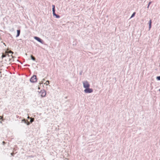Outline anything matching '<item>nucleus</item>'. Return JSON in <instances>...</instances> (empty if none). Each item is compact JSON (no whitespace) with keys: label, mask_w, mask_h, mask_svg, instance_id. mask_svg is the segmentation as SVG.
Masks as SVG:
<instances>
[{"label":"nucleus","mask_w":160,"mask_h":160,"mask_svg":"<svg viewBox=\"0 0 160 160\" xmlns=\"http://www.w3.org/2000/svg\"><path fill=\"white\" fill-rule=\"evenodd\" d=\"M55 5H52V14L54 16H55V18H60V16L58 14H56L55 13Z\"/></svg>","instance_id":"f257e3e1"},{"label":"nucleus","mask_w":160,"mask_h":160,"mask_svg":"<svg viewBox=\"0 0 160 160\" xmlns=\"http://www.w3.org/2000/svg\"><path fill=\"white\" fill-rule=\"evenodd\" d=\"M37 81V76L35 75H33L30 79V81L33 83L36 82Z\"/></svg>","instance_id":"f03ea898"},{"label":"nucleus","mask_w":160,"mask_h":160,"mask_svg":"<svg viewBox=\"0 0 160 160\" xmlns=\"http://www.w3.org/2000/svg\"><path fill=\"white\" fill-rule=\"evenodd\" d=\"M83 87L84 88L86 89L87 88H88L90 87V85L89 83L88 82L86 81L83 82Z\"/></svg>","instance_id":"7ed1b4c3"},{"label":"nucleus","mask_w":160,"mask_h":160,"mask_svg":"<svg viewBox=\"0 0 160 160\" xmlns=\"http://www.w3.org/2000/svg\"><path fill=\"white\" fill-rule=\"evenodd\" d=\"M84 92L86 93H89L92 92L93 91V90L92 88H87L85 89L84 90Z\"/></svg>","instance_id":"20e7f679"},{"label":"nucleus","mask_w":160,"mask_h":160,"mask_svg":"<svg viewBox=\"0 0 160 160\" xmlns=\"http://www.w3.org/2000/svg\"><path fill=\"white\" fill-rule=\"evenodd\" d=\"M39 93L42 97H45L46 94V91L44 89L41 90L39 92Z\"/></svg>","instance_id":"39448f33"},{"label":"nucleus","mask_w":160,"mask_h":160,"mask_svg":"<svg viewBox=\"0 0 160 160\" xmlns=\"http://www.w3.org/2000/svg\"><path fill=\"white\" fill-rule=\"evenodd\" d=\"M34 38L35 39L42 44H43L44 42L41 38L37 36H34Z\"/></svg>","instance_id":"423d86ee"},{"label":"nucleus","mask_w":160,"mask_h":160,"mask_svg":"<svg viewBox=\"0 0 160 160\" xmlns=\"http://www.w3.org/2000/svg\"><path fill=\"white\" fill-rule=\"evenodd\" d=\"M17 34L16 36V37H19L20 35L21 31L20 29H18L17 31Z\"/></svg>","instance_id":"0eeeda50"},{"label":"nucleus","mask_w":160,"mask_h":160,"mask_svg":"<svg viewBox=\"0 0 160 160\" xmlns=\"http://www.w3.org/2000/svg\"><path fill=\"white\" fill-rule=\"evenodd\" d=\"M152 23V20H150L148 22L149 30H150L151 28Z\"/></svg>","instance_id":"6e6552de"},{"label":"nucleus","mask_w":160,"mask_h":160,"mask_svg":"<svg viewBox=\"0 0 160 160\" xmlns=\"http://www.w3.org/2000/svg\"><path fill=\"white\" fill-rule=\"evenodd\" d=\"M30 57H31V59L33 61H35L36 58L32 55H31Z\"/></svg>","instance_id":"1a4fd4ad"},{"label":"nucleus","mask_w":160,"mask_h":160,"mask_svg":"<svg viewBox=\"0 0 160 160\" xmlns=\"http://www.w3.org/2000/svg\"><path fill=\"white\" fill-rule=\"evenodd\" d=\"M136 14V12H133V13L132 14L130 18H131L134 17L135 16Z\"/></svg>","instance_id":"9d476101"},{"label":"nucleus","mask_w":160,"mask_h":160,"mask_svg":"<svg viewBox=\"0 0 160 160\" xmlns=\"http://www.w3.org/2000/svg\"><path fill=\"white\" fill-rule=\"evenodd\" d=\"M50 81L49 80H47L46 82L45 83V84H46V85H48L50 83Z\"/></svg>","instance_id":"9b49d317"},{"label":"nucleus","mask_w":160,"mask_h":160,"mask_svg":"<svg viewBox=\"0 0 160 160\" xmlns=\"http://www.w3.org/2000/svg\"><path fill=\"white\" fill-rule=\"evenodd\" d=\"M22 122H24V123H26V120L25 119H23L22 120Z\"/></svg>","instance_id":"f8f14e48"},{"label":"nucleus","mask_w":160,"mask_h":160,"mask_svg":"<svg viewBox=\"0 0 160 160\" xmlns=\"http://www.w3.org/2000/svg\"><path fill=\"white\" fill-rule=\"evenodd\" d=\"M6 55H7L6 54L3 53L2 56V58H3L5 57L6 56Z\"/></svg>","instance_id":"ddd939ff"},{"label":"nucleus","mask_w":160,"mask_h":160,"mask_svg":"<svg viewBox=\"0 0 160 160\" xmlns=\"http://www.w3.org/2000/svg\"><path fill=\"white\" fill-rule=\"evenodd\" d=\"M156 79L158 81H160V76H157L156 77Z\"/></svg>","instance_id":"4468645a"},{"label":"nucleus","mask_w":160,"mask_h":160,"mask_svg":"<svg viewBox=\"0 0 160 160\" xmlns=\"http://www.w3.org/2000/svg\"><path fill=\"white\" fill-rule=\"evenodd\" d=\"M34 118H31L30 120V123H32L34 121Z\"/></svg>","instance_id":"2eb2a0df"},{"label":"nucleus","mask_w":160,"mask_h":160,"mask_svg":"<svg viewBox=\"0 0 160 160\" xmlns=\"http://www.w3.org/2000/svg\"><path fill=\"white\" fill-rule=\"evenodd\" d=\"M151 2H149V3H148V6H147V8H149V6H150V5L151 4Z\"/></svg>","instance_id":"dca6fc26"},{"label":"nucleus","mask_w":160,"mask_h":160,"mask_svg":"<svg viewBox=\"0 0 160 160\" xmlns=\"http://www.w3.org/2000/svg\"><path fill=\"white\" fill-rule=\"evenodd\" d=\"M30 123L28 121H26V124L27 125H29L30 124Z\"/></svg>","instance_id":"f3484780"},{"label":"nucleus","mask_w":160,"mask_h":160,"mask_svg":"<svg viewBox=\"0 0 160 160\" xmlns=\"http://www.w3.org/2000/svg\"><path fill=\"white\" fill-rule=\"evenodd\" d=\"M9 53H12V54H13V52L12 51H9Z\"/></svg>","instance_id":"a211bd4d"},{"label":"nucleus","mask_w":160,"mask_h":160,"mask_svg":"<svg viewBox=\"0 0 160 160\" xmlns=\"http://www.w3.org/2000/svg\"><path fill=\"white\" fill-rule=\"evenodd\" d=\"M11 155L12 156H14V153L12 152V153H11Z\"/></svg>","instance_id":"6ab92c4d"},{"label":"nucleus","mask_w":160,"mask_h":160,"mask_svg":"<svg viewBox=\"0 0 160 160\" xmlns=\"http://www.w3.org/2000/svg\"><path fill=\"white\" fill-rule=\"evenodd\" d=\"M82 71H81L80 72H79V74L80 75H82Z\"/></svg>","instance_id":"aec40b11"},{"label":"nucleus","mask_w":160,"mask_h":160,"mask_svg":"<svg viewBox=\"0 0 160 160\" xmlns=\"http://www.w3.org/2000/svg\"><path fill=\"white\" fill-rule=\"evenodd\" d=\"M24 66H30V65H28V64H25V65H24Z\"/></svg>","instance_id":"412c9836"},{"label":"nucleus","mask_w":160,"mask_h":160,"mask_svg":"<svg viewBox=\"0 0 160 160\" xmlns=\"http://www.w3.org/2000/svg\"><path fill=\"white\" fill-rule=\"evenodd\" d=\"M0 117L1 118V116H0ZM1 120L3 121H4V119H2L1 118H0V121H1Z\"/></svg>","instance_id":"4be33fe9"},{"label":"nucleus","mask_w":160,"mask_h":160,"mask_svg":"<svg viewBox=\"0 0 160 160\" xmlns=\"http://www.w3.org/2000/svg\"><path fill=\"white\" fill-rule=\"evenodd\" d=\"M2 143L3 145H4V144L6 143L4 141H3Z\"/></svg>","instance_id":"5701e85b"},{"label":"nucleus","mask_w":160,"mask_h":160,"mask_svg":"<svg viewBox=\"0 0 160 160\" xmlns=\"http://www.w3.org/2000/svg\"><path fill=\"white\" fill-rule=\"evenodd\" d=\"M16 116L17 118H18L19 117V116H18V115H16Z\"/></svg>","instance_id":"b1692460"},{"label":"nucleus","mask_w":160,"mask_h":160,"mask_svg":"<svg viewBox=\"0 0 160 160\" xmlns=\"http://www.w3.org/2000/svg\"><path fill=\"white\" fill-rule=\"evenodd\" d=\"M0 123H1V124H2V121H0Z\"/></svg>","instance_id":"393cba45"},{"label":"nucleus","mask_w":160,"mask_h":160,"mask_svg":"<svg viewBox=\"0 0 160 160\" xmlns=\"http://www.w3.org/2000/svg\"><path fill=\"white\" fill-rule=\"evenodd\" d=\"M28 118H30V119H31V118H30V117H28Z\"/></svg>","instance_id":"a878e982"},{"label":"nucleus","mask_w":160,"mask_h":160,"mask_svg":"<svg viewBox=\"0 0 160 160\" xmlns=\"http://www.w3.org/2000/svg\"><path fill=\"white\" fill-rule=\"evenodd\" d=\"M40 87H38V89H40Z\"/></svg>","instance_id":"bb28decb"},{"label":"nucleus","mask_w":160,"mask_h":160,"mask_svg":"<svg viewBox=\"0 0 160 160\" xmlns=\"http://www.w3.org/2000/svg\"><path fill=\"white\" fill-rule=\"evenodd\" d=\"M159 91L160 92V88L159 89Z\"/></svg>","instance_id":"cd10ccee"},{"label":"nucleus","mask_w":160,"mask_h":160,"mask_svg":"<svg viewBox=\"0 0 160 160\" xmlns=\"http://www.w3.org/2000/svg\"><path fill=\"white\" fill-rule=\"evenodd\" d=\"M67 98V97H65V98Z\"/></svg>","instance_id":"c85d7f7f"},{"label":"nucleus","mask_w":160,"mask_h":160,"mask_svg":"<svg viewBox=\"0 0 160 160\" xmlns=\"http://www.w3.org/2000/svg\"><path fill=\"white\" fill-rule=\"evenodd\" d=\"M2 72L0 71V73H1Z\"/></svg>","instance_id":"c756f323"},{"label":"nucleus","mask_w":160,"mask_h":160,"mask_svg":"<svg viewBox=\"0 0 160 160\" xmlns=\"http://www.w3.org/2000/svg\"><path fill=\"white\" fill-rule=\"evenodd\" d=\"M10 60H11V59L9 58V61H10Z\"/></svg>","instance_id":"7c9ffc66"},{"label":"nucleus","mask_w":160,"mask_h":160,"mask_svg":"<svg viewBox=\"0 0 160 160\" xmlns=\"http://www.w3.org/2000/svg\"><path fill=\"white\" fill-rule=\"evenodd\" d=\"M21 118V117H20L19 118Z\"/></svg>","instance_id":"2f4dec72"},{"label":"nucleus","mask_w":160,"mask_h":160,"mask_svg":"<svg viewBox=\"0 0 160 160\" xmlns=\"http://www.w3.org/2000/svg\"><path fill=\"white\" fill-rule=\"evenodd\" d=\"M7 68L8 69V67H7Z\"/></svg>","instance_id":"473e14b6"}]
</instances>
